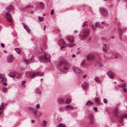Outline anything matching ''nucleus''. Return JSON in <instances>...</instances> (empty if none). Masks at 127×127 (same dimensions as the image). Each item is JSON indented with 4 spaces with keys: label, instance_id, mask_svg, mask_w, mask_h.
I'll return each instance as SVG.
<instances>
[{
    "label": "nucleus",
    "instance_id": "nucleus-49",
    "mask_svg": "<svg viewBox=\"0 0 127 127\" xmlns=\"http://www.w3.org/2000/svg\"><path fill=\"white\" fill-rule=\"evenodd\" d=\"M2 84H3L5 86H6L7 85V83L6 82H2Z\"/></svg>",
    "mask_w": 127,
    "mask_h": 127
},
{
    "label": "nucleus",
    "instance_id": "nucleus-2",
    "mask_svg": "<svg viewBox=\"0 0 127 127\" xmlns=\"http://www.w3.org/2000/svg\"><path fill=\"white\" fill-rule=\"evenodd\" d=\"M69 67V64L65 60L61 61L58 64V69L61 72L66 71Z\"/></svg>",
    "mask_w": 127,
    "mask_h": 127
},
{
    "label": "nucleus",
    "instance_id": "nucleus-18",
    "mask_svg": "<svg viewBox=\"0 0 127 127\" xmlns=\"http://www.w3.org/2000/svg\"><path fill=\"white\" fill-rule=\"evenodd\" d=\"M94 59V55L93 54H90L88 55L87 59L88 60H90L91 59Z\"/></svg>",
    "mask_w": 127,
    "mask_h": 127
},
{
    "label": "nucleus",
    "instance_id": "nucleus-24",
    "mask_svg": "<svg viewBox=\"0 0 127 127\" xmlns=\"http://www.w3.org/2000/svg\"><path fill=\"white\" fill-rule=\"evenodd\" d=\"M23 61L26 63L27 64H29L31 62V59L27 60L25 59H23Z\"/></svg>",
    "mask_w": 127,
    "mask_h": 127
},
{
    "label": "nucleus",
    "instance_id": "nucleus-60",
    "mask_svg": "<svg viewBox=\"0 0 127 127\" xmlns=\"http://www.w3.org/2000/svg\"><path fill=\"white\" fill-rule=\"evenodd\" d=\"M61 49H62L63 48H64V46H61Z\"/></svg>",
    "mask_w": 127,
    "mask_h": 127
},
{
    "label": "nucleus",
    "instance_id": "nucleus-56",
    "mask_svg": "<svg viewBox=\"0 0 127 127\" xmlns=\"http://www.w3.org/2000/svg\"><path fill=\"white\" fill-rule=\"evenodd\" d=\"M87 76V75H85L84 76H83V77L84 78H85L86 77V76Z\"/></svg>",
    "mask_w": 127,
    "mask_h": 127
},
{
    "label": "nucleus",
    "instance_id": "nucleus-45",
    "mask_svg": "<svg viewBox=\"0 0 127 127\" xmlns=\"http://www.w3.org/2000/svg\"><path fill=\"white\" fill-rule=\"evenodd\" d=\"M94 25L93 24L91 26V27H92V28H93V30L94 31H95V27H94Z\"/></svg>",
    "mask_w": 127,
    "mask_h": 127
},
{
    "label": "nucleus",
    "instance_id": "nucleus-30",
    "mask_svg": "<svg viewBox=\"0 0 127 127\" xmlns=\"http://www.w3.org/2000/svg\"><path fill=\"white\" fill-rule=\"evenodd\" d=\"M58 127H66L65 125L61 123L58 125Z\"/></svg>",
    "mask_w": 127,
    "mask_h": 127
},
{
    "label": "nucleus",
    "instance_id": "nucleus-64",
    "mask_svg": "<svg viewBox=\"0 0 127 127\" xmlns=\"http://www.w3.org/2000/svg\"><path fill=\"white\" fill-rule=\"evenodd\" d=\"M111 38L112 39H113L114 38V37L113 36H111Z\"/></svg>",
    "mask_w": 127,
    "mask_h": 127
},
{
    "label": "nucleus",
    "instance_id": "nucleus-3",
    "mask_svg": "<svg viewBox=\"0 0 127 127\" xmlns=\"http://www.w3.org/2000/svg\"><path fill=\"white\" fill-rule=\"evenodd\" d=\"M90 30L89 29H83L81 31L79 36L80 39L83 40L86 38L89 35Z\"/></svg>",
    "mask_w": 127,
    "mask_h": 127
},
{
    "label": "nucleus",
    "instance_id": "nucleus-26",
    "mask_svg": "<svg viewBox=\"0 0 127 127\" xmlns=\"http://www.w3.org/2000/svg\"><path fill=\"white\" fill-rule=\"evenodd\" d=\"M39 4L40 6L42 9H43L45 7L44 4L42 2H40L39 3Z\"/></svg>",
    "mask_w": 127,
    "mask_h": 127
},
{
    "label": "nucleus",
    "instance_id": "nucleus-59",
    "mask_svg": "<svg viewBox=\"0 0 127 127\" xmlns=\"http://www.w3.org/2000/svg\"><path fill=\"white\" fill-rule=\"evenodd\" d=\"M74 32L75 33H76L77 32V30H75L74 31Z\"/></svg>",
    "mask_w": 127,
    "mask_h": 127
},
{
    "label": "nucleus",
    "instance_id": "nucleus-52",
    "mask_svg": "<svg viewBox=\"0 0 127 127\" xmlns=\"http://www.w3.org/2000/svg\"><path fill=\"white\" fill-rule=\"evenodd\" d=\"M9 13H8L7 12H6L5 13V15L6 16H9Z\"/></svg>",
    "mask_w": 127,
    "mask_h": 127
},
{
    "label": "nucleus",
    "instance_id": "nucleus-50",
    "mask_svg": "<svg viewBox=\"0 0 127 127\" xmlns=\"http://www.w3.org/2000/svg\"><path fill=\"white\" fill-rule=\"evenodd\" d=\"M31 5H27L25 6V8H27L29 7Z\"/></svg>",
    "mask_w": 127,
    "mask_h": 127
},
{
    "label": "nucleus",
    "instance_id": "nucleus-14",
    "mask_svg": "<svg viewBox=\"0 0 127 127\" xmlns=\"http://www.w3.org/2000/svg\"><path fill=\"white\" fill-rule=\"evenodd\" d=\"M65 101L64 99L62 98H59L57 100V102L59 104H61L64 103Z\"/></svg>",
    "mask_w": 127,
    "mask_h": 127
},
{
    "label": "nucleus",
    "instance_id": "nucleus-13",
    "mask_svg": "<svg viewBox=\"0 0 127 127\" xmlns=\"http://www.w3.org/2000/svg\"><path fill=\"white\" fill-rule=\"evenodd\" d=\"M107 75L110 78L114 79V74L111 71H108L107 72Z\"/></svg>",
    "mask_w": 127,
    "mask_h": 127
},
{
    "label": "nucleus",
    "instance_id": "nucleus-25",
    "mask_svg": "<svg viewBox=\"0 0 127 127\" xmlns=\"http://www.w3.org/2000/svg\"><path fill=\"white\" fill-rule=\"evenodd\" d=\"M47 123V121H43V123L41 124V126H42L45 127L46 126V124Z\"/></svg>",
    "mask_w": 127,
    "mask_h": 127
},
{
    "label": "nucleus",
    "instance_id": "nucleus-38",
    "mask_svg": "<svg viewBox=\"0 0 127 127\" xmlns=\"http://www.w3.org/2000/svg\"><path fill=\"white\" fill-rule=\"evenodd\" d=\"M59 110L61 112L64 110V108L62 107H60L59 108Z\"/></svg>",
    "mask_w": 127,
    "mask_h": 127
},
{
    "label": "nucleus",
    "instance_id": "nucleus-7",
    "mask_svg": "<svg viewBox=\"0 0 127 127\" xmlns=\"http://www.w3.org/2000/svg\"><path fill=\"white\" fill-rule=\"evenodd\" d=\"M43 73H40L39 72L35 73H30L29 75V77L31 78H32L37 76H42L44 75Z\"/></svg>",
    "mask_w": 127,
    "mask_h": 127
},
{
    "label": "nucleus",
    "instance_id": "nucleus-21",
    "mask_svg": "<svg viewBox=\"0 0 127 127\" xmlns=\"http://www.w3.org/2000/svg\"><path fill=\"white\" fill-rule=\"evenodd\" d=\"M73 107L71 105H66L65 106V109L67 110L68 109H73Z\"/></svg>",
    "mask_w": 127,
    "mask_h": 127
},
{
    "label": "nucleus",
    "instance_id": "nucleus-51",
    "mask_svg": "<svg viewBox=\"0 0 127 127\" xmlns=\"http://www.w3.org/2000/svg\"><path fill=\"white\" fill-rule=\"evenodd\" d=\"M1 45L2 47L4 48V45L3 43H1Z\"/></svg>",
    "mask_w": 127,
    "mask_h": 127
},
{
    "label": "nucleus",
    "instance_id": "nucleus-37",
    "mask_svg": "<svg viewBox=\"0 0 127 127\" xmlns=\"http://www.w3.org/2000/svg\"><path fill=\"white\" fill-rule=\"evenodd\" d=\"M7 90V88L6 87L3 88L2 89V91L3 93H5L6 92Z\"/></svg>",
    "mask_w": 127,
    "mask_h": 127
},
{
    "label": "nucleus",
    "instance_id": "nucleus-58",
    "mask_svg": "<svg viewBox=\"0 0 127 127\" xmlns=\"http://www.w3.org/2000/svg\"><path fill=\"white\" fill-rule=\"evenodd\" d=\"M84 64H83V63H81V64H80V65H81V66H83V65H84Z\"/></svg>",
    "mask_w": 127,
    "mask_h": 127
},
{
    "label": "nucleus",
    "instance_id": "nucleus-6",
    "mask_svg": "<svg viewBox=\"0 0 127 127\" xmlns=\"http://www.w3.org/2000/svg\"><path fill=\"white\" fill-rule=\"evenodd\" d=\"M99 12L101 16L103 17H105L107 16L108 14V10L106 8L101 7L100 8Z\"/></svg>",
    "mask_w": 127,
    "mask_h": 127
},
{
    "label": "nucleus",
    "instance_id": "nucleus-20",
    "mask_svg": "<svg viewBox=\"0 0 127 127\" xmlns=\"http://www.w3.org/2000/svg\"><path fill=\"white\" fill-rule=\"evenodd\" d=\"M35 92L37 94L40 95L41 94V91L40 89V88L39 87L37 88L35 90Z\"/></svg>",
    "mask_w": 127,
    "mask_h": 127
},
{
    "label": "nucleus",
    "instance_id": "nucleus-32",
    "mask_svg": "<svg viewBox=\"0 0 127 127\" xmlns=\"http://www.w3.org/2000/svg\"><path fill=\"white\" fill-rule=\"evenodd\" d=\"M95 82H97L98 83H100V81L98 77H96L95 78Z\"/></svg>",
    "mask_w": 127,
    "mask_h": 127
},
{
    "label": "nucleus",
    "instance_id": "nucleus-8",
    "mask_svg": "<svg viewBox=\"0 0 127 127\" xmlns=\"http://www.w3.org/2000/svg\"><path fill=\"white\" fill-rule=\"evenodd\" d=\"M87 118L89 119L90 124H93L95 122V119L94 115L93 114H89L87 116Z\"/></svg>",
    "mask_w": 127,
    "mask_h": 127
},
{
    "label": "nucleus",
    "instance_id": "nucleus-11",
    "mask_svg": "<svg viewBox=\"0 0 127 127\" xmlns=\"http://www.w3.org/2000/svg\"><path fill=\"white\" fill-rule=\"evenodd\" d=\"M127 29H124L123 30L121 29L120 28H119L118 29V32H119V37L120 39L122 38V31H124L127 30Z\"/></svg>",
    "mask_w": 127,
    "mask_h": 127
},
{
    "label": "nucleus",
    "instance_id": "nucleus-10",
    "mask_svg": "<svg viewBox=\"0 0 127 127\" xmlns=\"http://www.w3.org/2000/svg\"><path fill=\"white\" fill-rule=\"evenodd\" d=\"M14 59V57H13L12 55H10L7 57V62L9 63H11L13 61Z\"/></svg>",
    "mask_w": 127,
    "mask_h": 127
},
{
    "label": "nucleus",
    "instance_id": "nucleus-16",
    "mask_svg": "<svg viewBox=\"0 0 127 127\" xmlns=\"http://www.w3.org/2000/svg\"><path fill=\"white\" fill-rule=\"evenodd\" d=\"M82 87L83 89L86 90L88 88V85L86 82H84L82 85Z\"/></svg>",
    "mask_w": 127,
    "mask_h": 127
},
{
    "label": "nucleus",
    "instance_id": "nucleus-19",
    "mask_svg": "<svg viewBox=\"0 0 127 127\" xmlns=\"http://www.w3.org/2000/svg\"><path fill=\"white\" fill-rule=\"evenodd\" d=\"M16 75V74L14 72H11L8 75L9 77L14 78Z\"/></svg>",
    "mask_w": 127,
    "mask_h": 127
},
{
    "label": "nucleus",
    "instance_id": "nucleus-48",
    "mask_svg": "<svg viewBox=\"0 0 127 127\" xmlns=\"http://www.w3.org/2000/svg\"><path fill=\"white\" fill-rule=\"evenodd\" d=\"M88 23L87 22H86L85 23H83V27H84L85 26L87 25V24Z\"/></svg>",
    "mask_w": 127,
    "mask_h": 127
},
{
    "label": "nucleus",
    "instance_id": "nucleus-4",
    "mask_svg": "<svg viewBox=\"0 0 127 127\" xmlns=\"http://www.w3.org/2000/svg\"><path fill=\"white\" fill-rule=\"evenodd\" d=\"M51 56L50 55L47 53H44V55L39 57V60L41 62L46 63L50 61Z\"/></svg>",
    "mask_w": 127,
    "mask_h": 127
},
{
    "label": "nucleus",
    "instance_id": "nucleus-33",
    "mask_svg": "<svg viewBox=\"0 0 127 127\" xmlns=\"http://www.w3.org/2000/svg\"><path fill=\"white\" fill-rule=\"evenodd\" d=\"M59 42L61 44H64L65 43V41L62 39H60Z\"/></svg>",
    "mask_w": 127,
    "mask_h": 127
},
{
    "label": "nucleus",
    "instance_id": "nucleus-27",
    "mask_svg": "<svg viewBox=\"0 0 127 127\" xmlns=\"http://www.w3.org/2000/svg\"><path fill=\"white\" fill-rule=\"evenodd\" d=\"M11 16L9 15L8 17H6V18L7 19V21L10 22H11L12 21L11 19Z\"/></svg>",
    "mask_w": 127,
    "mask_h": 127
},
{
    "label": "nucleus",
    "instance_id": "nucleus-35",
    "mask_svg": "<svg viewBox=\"0 0 127 127\" xmlns=\"http://www.w3.org/2000/svg\"><path fill=\"white\" fill-rule=\"evenodd\" d=\"M4 107V103H2L0 105V110H1Z\"/></svg>",
    "mask_w": 127,
    "mask_h": 127
},
{
    "label": "nucleus",
    "instance_id": "nucleus-40",
    "mask_svg": "<svg viewBox=\"0 0 127 127\" xmlns=\"http://www.w3.org/2000/svg\"><path fill=\"white\" fill-rule=\"evenodd\" d=\"M7 81L6 79L5 78H3L1 80V81H0V83L2 81Z\"/></svg>",
    "mask_w": 127,
    "mask_h": 127
},
{
    "label": "nucleus",
    "instance_id": "nucleus-36",
    "mask_svg": "<svg viewBox=\"0 0 127 127\" xmlns=\"http://www.w3.org/2000/svg\"><path fill=\"white\" fill-rule=\"evenodd\" d=\"M15 50L18 54H20V49L18 48H15Z\"/></svg>",
    "mask_w": 127,
    "mask_h": 127
},
{
    "label": "nucleus",
    "instance_id": "nucleus-47",
    "mask_svg": "<svg viewBox=\"0 0 127 127\" xmlns=\"http://www.w3.org/2000/svg\"><path fill=\"white\" fill-rule=\"evenodd\" d=\"M36 107L37 108H40V105L39 104H37L36 106Z\"/></svg>",
    "mask_w": 127,
    "mask_h": 127
},
{
    "label": "nucleus",
    "instance_id": "nucleus-15",
    "mask_svg": "<svg viewBox=\"0 0 127 127\" xmlns=\"http://www.w3.org/2000/svg\"><path fill=\"white\" fill-rule=\"evenodd\" d=\"M6 10L8 12H9L11 11L13 9V7L11 5H10L5 8Z\"/></svg>",
    "mask_w": 127,
    "mask_h": 127
},
{
    "label": "nucleus",
    "instance_id": "nucleus-22",
    "mask_svg": "<svg viewBox=\"0 0 127 127\" xmlns=\"http://www.w3.org/2000/svg\"><path fill=\"white\" fill-rule=\"evenodd\" d=\"M93 104L94 103L90 101H88L85 104V105L87 106H89L93 105Z\"/></svg>",
    "mask_w": 127,
    "mask_h": 127
},
{
    "label": "nucleus",
    "instance_id": "nucleus-55",
    "mask_svg": "<svg viewBox=\"0 0 127 127\" xmlns=\"http://www.w3.org/2000/svg\"><path fill=\"white\" fill-rule=\"evenodd\" d=\"M85 60H83L82 62V63H83V64H85Z\"/></svg>",
    "mask_w": 127,
    "mask_h": 127
},
{
    "label": "nucleus",
    "instance_id": "nucleus-1",
    "mask_svg": "<svg viewBox=\"0 0 127 127\" xmlns=\"http://www.w3.org/2000/svg\"><path fill=\"white\" fill-rule=\"evenodd\" d=\"M120 112V110L117 108V107L115 108L113 112L114 116L116 117L117 118L118 122L120 123V126L122 125L123 123L122 122L123 120V118H127V111L123 115L118 116L117 113H119Z\"/></svg>",
    "mask_w": 127,
    "mask_h": 127
},
{
    "label": "nucleus",
    "instance_id": "nucleus-61",
    "mask_svg": "<svg viewBox=\"0 0 127 127\" xmlns=\"http://www.w3.org/2000/svg\"><path fill=\"white\" fill-rule=\"evenodd\" d=\"M119 86L120 87H122V85H119Z\"/></svg>",
    "mask_w": 127,
    "mask_h": 127
},
{
    "label": "nucleus",
    "instance_id": "nucleus-43",
    "mask_svg": "<svg viewBox=\"0 0 127 127\" xmlns=\"http://www.w3.org/2000/svg\"><path fill=\"white\" fill-rule=\"evenodd\" d=\"M3 75L1 74H0V79L1 80L3 78Z\"/></svg>",
    "mask_w": 127,
    "mask_h": 127
},
{
    "label": "nucleus",
    "instance_id": "nucleus-29",
    "mask_svg": "<svg viewBox=\"0 0 127 127\" xmlns=\"http://www.w3.org/2000/svg\"><path fill=\"white\" fill-rule=\"evenodd\" d=\"M103 50L104 52H106L107 51V49H106V45L105 44L102 47Z\"/></svg>",
    "mask_w": 127,
    "mask_h": 127
},
{
    "label": "nucleus",
    "instance_id": "nucleus-41",
    "mask_svg": "<svg viewBox=\"0 0 127 127\" xmlns=\"http://www.w3.org/2000/svg\"><path fill=\"white\" fill-rule=\"evenodd\" d=\"M103 102L104 103H107V100L106 99L104 98L103 100Z\"/></svg>",
    "mask_w": 127,
    "mask_h": 127
},
{
    "label": "nucleus",
    "instance_id": "nucleus-53",
    "mask_svg": "<svg viewBox=\"0 0 127 127\" xmlns=\"http://www.w3.org/2000/svg\"><path fill=\"white\" fill-rule=\"evenodd\" d=\"M76 55L74 54H73L72 56V57L73 58H74L76 57Z\"/></svg>",
    "mask_w": 127,
    "mask_h": 127
},
{
    "label": "nucleus",
    "instance_id": "nucleus-44",
    "mask_svg": "<svg viewBox=\"0 0 127 127\" xmlns=\"http://www.w3.org/2000/svg\"><path fill=\"white\" fill-rule=\"evenodd\" d=\"M94 111L95 112H96L97 111L98 109L97 107H94Z\"/></svg>",
    "mask_w": 127,
    "mask_h": 127
},
{
    "label": "nucleus",
    "instance_id": "nucleus-63",
    "mask_svg": "<svg viewBox=\"0 0 127 127\" xmlns=\"http://www.w3.org/2000/svg\"><path fill=\"white\" fill-rule=\"evenodd\" d=\"M46 28V27L45 26H44V30L45 31V30Z\"/></svg>",
    "mask_w": 127,
    "mask_h": 127
},
{
    "label": "nucleus",
    "instance_id": "nucleus-57",
    "mask_svg": "<svg viewBox=\"0 0 127 127\" xmlns=\"http://www.w3.org/2000/svg\"><path fill=\"white\" fill-rule=\"evenodd\" d=\"M101 23L102 24H104V25H105V23L103 22H101Z\"/></svg>",
    "mask_w": 127,
    "mask_h": 127
},
{
    "label": "nucleus",
    "instance_id": "nucleus-5",
    "mask_svg": "<svg viewBox=\"0 0 127 127\" xmlns=\"http://www.w3.org/2000/svg\"><path fill=\"white\" fill-rule=\"evenodd\" d=\"M66 39L68 40L70 42V43L67 44V46L72 47L73 46L76 45L73 42L74 40L72 36L71 35L68 36L66 37Z\"/></svg>",
    "mask_w": 127,
    "mask_h": 127
},
{
    "label": "nucleus",
    "instance_id": "nucleus-34",
    "mask_svg": "<svg viewBox=\"0 0 127 127\" xmlns=\"http://www.w3.org/2000/svg\"><path fill=\"white\" fill-rule=\"evenodd\" d=\"M39 21L40 22H41L43 21L44 20V18L43 17H40L39 16L38 17Z\"/></svg>",
    "mask_w": 127,
    "mask_h": 127
},
{
    "label": "nucleus",
    "instance_id": "nucleus-42",
    "mask_svg": "<svg viewBox=\"0 0 127 127\" xmlns=\"http://www.w3.org/2000/svg\"><path fill=\"white\" fill-rule=\"evenodd\" d=\"M123 91L125 92H127V89L126 88V87L124 88H123Z\"/></svg>",
    "mask_w": 127,
    "mask_h": 127
},
{
    "label": "nucleus",
    "instance_id": "nucleus-9",
    "mask_svg": "<svg viewBox=\"0 0 127 127\" xmlns=\"http://www.w3.org/2000/svg\"><path fill=\"white\" fill-rule=\"evenodd\" d=\"M32 111L34 114L36 116L40 117L41 115V112L39 111H38L37 109L33 108L32 109Z\"/></svg>",
    "mask_w": 127,
    "mask_h": 127
},
{
    "label": "nucleus",
    "instance_id": "nucleus-31",
    "mask_svg": "<svg viewBox=\"0 0 127 127\" xmlns=\"http://www.w3.org/2000/svg\"><path fill=\"white\" fill-rule=\"evenodd\" d=\"M71 100L70 98H69L66 99L65 101V104H67L71 102Z\"/></svg>",
    "mask_w": 127,
    "mask_h": 127
},
{
    "label": "nucleus",
    "instance_id": "nucleus-28",
    "mask_svg": "<svg viewBox=\"0 0 127 127\" xmlns=\"http://www.w3.org/2000/svg\"><path fill=\"white\" fill-rule=\"evenodd\" d=\"M94 100L95 102L98 104L99 102V100L97 97H95L94 98Z\"/></svg>",
    "mask_w": 127,
    "mask_h": 127
},
{
    "label": "nucleus",
    "instance_id": "nucleus-12",
    "mask_svg": "<svg viewBox=\"0 0 127 127\" xmlns=\"http://www.w3.org/2000/svg\"><path fill=\"white\" fill-rule=\"evenodd\" d=\"M73 70L74 72L77 73L78 74L81 72V70L78 67L74 66L73 67Z\"/></svg>",
    "mask_w": 127,
    "mask_h": 127
},
{
    "label": "nucleus",
    "instance_id": "nucleus-23",
    "mask_svg": "<svg viewBox=\"0 0 127 127\" xmlns=\"http://www.w3.org/2000/svg\"><path fill=\"white\" fill-rule=\"evenodd\" d=\"M95 26L97 28H103V27H102L100 24V23L99 22H96L95 23Z\"/></svg>",
    "mask_w": 127,
    "mask_h": 127
},
{
    "label": "nucleus",
    "instance_id": "nucleus-39",
    "mask_svg": "<svg viewBox=\"0 0 127 127\" xmlns=\"http://www.w3.org/2000/svg\"><path fill=\"white\" fill-rule=\"evenodd\" d=\"M122 88H123L126 87V85L125 83H123L122 85Z\"/></svg>",
    "mask_w": 127,
    "mask_h": 127
},
{
    "label": "nucleus",
    "instance_id": "nucleus-17",
    "mask_svg": "<svg viewBox=\"0 0 127 127\" xmlns=\"http://www.w3.org/2000/svg\"><path fill=\"white\" fill-rule=\"evenodd\" d=\"M22 24L24 28L27 31L28 33H30V30L28 26L23 23H22Z\"/></svg>",
    "mask_w": 127,
    "mask_h": 127
},
{
    "label": "nucleus",
    "instance_id": "nucleus-46",
    "mask_svg": "<svg viewBox=\"0 0 127 127\" xmlns=\"http://www.w3.org/2000/svg\"><path fill=\"white\" fill-rule=\"evenodd\" d=\"M54 13V10L53 9H52L51 10L50 14L51 15H52Z\"/></svg>",
    "mask_w": 127,
    "mask_h": 127
},
{
    "label": "nucleus",
    "instance_id": "nucleus-62",
    "mask_svg": "<svg viewBox=\"0 0 127 127\" xmlns=\"http://www.w3.org/2000/svg\"><path fill=\"white\" fill-rule=\"evenodd\" d=\"M34 121L33 120H32V123H34Z\"/></svg>",
    "mask_w": 127,
    "mask_h": 127
},
{
    "label": "nucleus",
    "instance_id": "nucleus-54",
    "mask_svg": "<svg viewBox=\"0 0 127 127\" xmlns=\"http://www.w3.org/2000/svg\"><path fill=\"white\" fill-rule=\"evenodd\" d=\"M26 83L25 81H23L22 82V84H24L25 83Z\"/></svg>",
    "mask_w": 127,
    "mask_h": 127
}]
</instances>
